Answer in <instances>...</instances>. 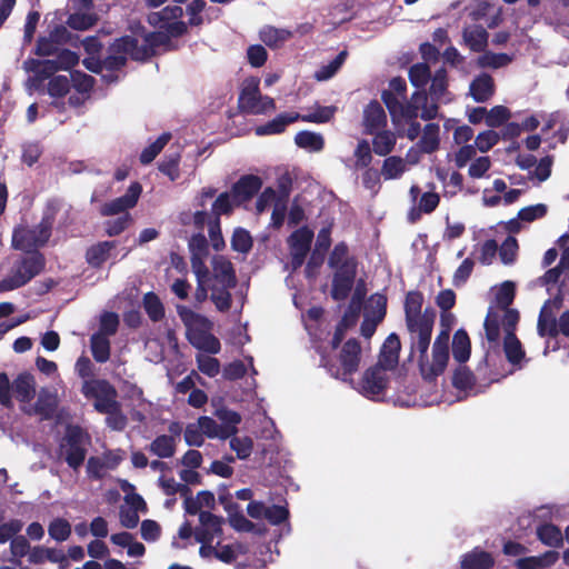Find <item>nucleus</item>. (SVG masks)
<instances>
[{"instance_id":"obj_24","label":"nucleus","mask_w":569,"mask_h":569,"mask_svg":"<svg viewBox=\"0 0 569 569\" xmlns=\"http://www.w3.org/2000/svg\"><path fill=\"white\" fill-rule=\"evenodd\" d=\"M296 121H298V112H283L267 123L256 127L254 132L257 136L280 134Z\"/></svg>"},{"instance_id":"obj_23","label":"nucleus","mask_w":569,"mask_h":569,"mask_svg":"<svg viewBox=\"0 0 569 569\" xmlns=\"http://www.w3.org/2000/svg\"><path fill=\"white\" fill-rule=\"evenodd\" d=\"M214 279L227 288H234L237 286V276L233 264L223 256L213 258L212 261Z\"/></svg>"},{"instance_id":"obj_3","label":"nucleus","mask_w":569,"mask_h":569,"mask_svg":"<svg viewBox=\"0 0 569 569\" xmlns=\"http://www.w3.org/2000/svg\"><path fill=\"white\" fill-rule=\"evenodd\" d=\"M449 340L450 328L448 327L442 329L433 341L431 361L428 358V351L425 355L419 353L418 367L425 381L433 382L445 372L449 361Z\"/></svg>"},{"instance_id":"obj_57","label":"nucleus","mask_w":569,"mask_h":569,"mask_svg":"<svg viewBox=\"0 0 569 569\" xmlns=\"http://www.w3.org/2000/svg\"><path fill=\"white\" fill-rule=\"evenodd\" d=\"M70 80L66 76H53L47 87L48 94L52 98H63L70 91Z\"/></svg>"},{"instance_id":"obj_1","label":"nucleus","mask_w":569,"mask_h":569,"mask_svg":"<svg viewBox=\"0 0 569 569\" xmlns=\"http://www.w3.org/2000/svg\"><path fill=\"white\" fill-rule=\"evenodd\" d=\"M60 209L57 199H50L46 203L42 218L36 226L18 224L12 230L11 247L14 250L31 252L43 248L51 234L56 216Z\"/></svg>"},{"instance_id":"obj_39","label":"nucleus","mask_w":569,"mask_h":569,"mask_svg":"<svg viewBox=\"0 0 569 569\" xmlns=\"http://www.w3.org/2000/svg\"><path fill=\"white\" fill-rule=\"evenodd\" d=\"M219 420L222 421L221 428L223 430L222 439H228L237 433V426L241 422V416L233 410L222 408L216 412Z\"/></svg>"},{"instance_id":"obj_50","label":"nucleus","mask_w":569,"mask_h":569,"mask_svg":"<svg viewBox=\"0 0 569 569\" xmlns=\"http://www.w3.org/2000/svg\"><path fill=\"white\" fill-rule=\"evenodd\" d=\"M511 61L512 58L507 53L483 51V53L478 58L477 63L480 68L499 69L508 66Z\"/></svg>"},{"instance_id":"obj_54","label":"nucleus","mask_w":569,"mask_h":569,"mask_svg":"<svg viewBox=\"0 0 569 569\" xmlns=\"http://www.w3.org/2000/svg\"><path fill=\"white\" fill-rule=\"evenodd\" d=\"M180 158L181 156L178 152L166 156L158 164L159 171L169 177L171 181H176L180 176Z\"/></svg>"},{"instance_id":"obj_20","label":"nucleus","mask_w":569,"mask_h":569,"mask_svg":"<svg viewBox=\"0 0 569 569\" xmlns=\"http://www.w3.org/2000/svg\"><path fill=\"white\" fill-rule=\"evenodd\" d=\"M400 349L399 336L396 332L390 333L380 349L378 363L385 369H395L399 362Z\"/></svg>"},{"instance_id":"obj_41","label":"nucleus","mask_w":569,"mask_h":569,"mask_svg":"<svg viewBox=\"0 0 569 569\" xmlns=\"http://www.w3.org/2000/svg\"><path fill=\"white\" fill-rule=\"evenodd\" d=\"M58 407L57 397L50 392H41L34 403V412L42 419L49 420L54 416Z\"/></svg>"},{"instance_id":"obj_10","label":"nucleus","mask_w":569,"mask_h":569,"mask_svg":"<svg viewBox=\"0 0 569 569\" xmlns=\"http://www.w3.org/2000/svg\"><path fill=\"white\" fill-rule=\"evenodd\" d=\"M335 270L331 284V298L336 301L347 299L353 288L357 277L358 260L355 256L332 268Z\"/></svg>"},{"instance_id":"obj_35","label":"nucleus","mask_w":569,"mask_h":569,"mask_svg":"<svg viewBox=\"0 0 569 569\" xmlns=\"http://www.w3.org/2000/svg\"><path fill=\"white\" fill-rule=\"evenodd\" d=\"M372 140V150L376 154L386 157L395 149L397 137L389 130H379Z\"/></svg>"},{"instance_id":"obj_63","label":"nucleus","mask_w":569,"mask_h":569,"mask_svg":"<svg viewBox=\"0 0 569 569\" xmlns=\"http://www.w3.org/2000/svg\"><path fill=\"white\" fill-rule=\"evenodd\" d=\"M355 168L356 169H365L369 167L372 161L371 148L367 140L362 139L358 142L357 148L355 150Z\"/></svg>"},{"instance_id":"obj_7","label":"nucleus","mask_w":569,"mask_h":569,"mask_svg":"<svg viewBox=\"0 0 569 569\" xmlns=\"http://www.w3.org/2000/svg\"><path fill=\"white\" fill-rule=\"evenodd\" d=\"M260 80L258 78H248L243 81L238 98V107L241 112L247 114H264L276 109L274 100L260 93Z\"/></svg>"},{"instance_id":"obj_52","label":"nucleus","mask_w":569,"mask_h":569,"mask_svg":"<svg viewBox=\"0 0 569 569\" xmlns=\"http://www.w3.org/2000/svg\"><path fill=\"white\" fill-rule=\"evenodd\" d=\"M412 100H419L420 101V108L421 113L420 117L423 120H433L438 116V102L440 100H431V102H428V93L426 90L422 91H416L412 93Z\"/></svg>"},{"instance_id":"obj_12","label":"nucleus","mask_w":569,"mask_h":569,"mask_svg":"<svg viewBox=\"0 0 569 569\" xmlns=\"http://www.w3.org/2000/svg\"><path fill=\"white\" fill-rule=\"evenodd\" d=\"M312 239L313 231L307 226L295 230L289 236L288 246L290 250V262L292 270H298L305 263L311 248Z\"/></svg>"},{"instance_id":"obj_64","label":"nucleus","mask_w":569,"mask_h":569,"mask_svg":"<svg viewBox=\"0 0 569 569\" xmlns=\"http://www.w3.org/2000/svg\"><path fill=\"white\" fill-rule=\"evenodd\" d=\"M500 140V134L493 130H486L480 132L475 140V146L481 152H488Z\"/></svg>"},{"instance_id":"obj_55","label":"nucleus","mask_w":569,"mask_h":569,"mask_svg":"<svg viewBox=\"0 0 569 569\" xmlns=\"http://www.w3.org/2000/svg\"><path fill=\"white\" fill-rule=\"evenodd\" d=\"M48 533L56 541H66L71 535V525L64 518H56L49 523Z\"/></svg>"},{"instance_id":"obj_29","label":"nucleus","mask_w":569,"mask_h":569,"mask_svg":"<svg viewBox=\"0 0 569 569\" xmlns=\"http://www.w3.org/2000/svg\"><path fill=\"white\" fill-rule=\"evenodd\" d=\"M190 343L198 350L216 355L221 349L219 339L206 330H194L189 336Z\"/></svg>"},{"instance_id":"obj_36","label":"nucleus","mask_w":569,"mask_h":569,"mask_svg":"<svg viewBox=\"0 0 569 569\" xmlns=\"http://www.w3.org/2000/svg\"><path fill=\"white\" fill-rule=\"evenodd\" d=\"M148 450L159 458H171L176 452L174 437L168 435L158 436L149 445Z\"/></svg>"},{"instance_id":"obj_48","label":"nucleus","mask_w":569,"mask_h":569,"mask_svg":"<svg viewBox=\"0 0 569 569\" xmlns=\"http://www.w3.org/2000/svg\"><path fill=\"white\" fill-rule=\"evenodd\" d=\"M171 133L170 132H163L158 137L156 141H153L151 144L146 147L142 152L140 153V162L142 164H149L151 163L157 156L163 150V148L167 146V143L171 140Z\"/></svg>"},{"instance_id":"obj_11","label":"nucleus","mask_w":569,"mask_h":569,"mask_svg":"<svg viewBox=\"0 0 569 569\" xmlns=\"http://www.w3.org/2000/svg\"><path fill=\"white\" fill-rule=\"evenodd\" d=\"M121 40L120 38L116 39L108 47V54L100 59L96 56H90L82 60V64L89 71L93 73H101L103 69L108 71H119L127 64V56L122 50H120Z\"/></svg>"},{"instance_id":"obj_2","label":"nucleus","mask_w":569,"mask_h":569,"mask_svg":"<svg viewBox=\"0 0 569 569\" xmlns=\"http://www.w3.org/2000/svg\"><path fill=\"white\" fill-rule=\"evenodd\" d=\"M46 257L40 250L23 252L12 262L10 272L0 280V292H8L28 284L42 273L46 268Z\"/></svg>"},{"instance_id":"obj_30","label":"nucleus","mask_w":569,"mask_h":569,"mask_svg":"<svg viewBox=\"0 0 569 569\" xmlns=\"http://www.w3.org/2000/svg\"><path fill=\"white\" fill-rule=\"evenodd\" d=\"M536 535L545 546L560 548L563 545V535L560 528L551 522L539 525L536 529Z\"/></svg>"},{"instance_id":"obj_53","label":"nucleus","mask_w":569,"mask_h":569,"mask_svg":"<svg viewBox=\"0 0 569 569\" xmlns=\"http://www.w3.org/2000/svg\"><path fill=\"white\" fill-rule=\"evenodd\" d=\"M405 170L406 164L402 158L398 156H391L385 159L381 168V174L386 180L397 179L401 177Z\"/></svg>"},{"instance_id":"obj_33","label":"nucleus","mask_w":569,"mask_h":569,"mask_svg":"<svg viewBox=\"0 0 569 569\" xmlns=\"http://www.w3.org/2000/svg\"><path fill=\"white\" fill-rule=\"evenodd\" d=\"M292 37L287 29H279L272 26L263 27L259 32L260 40L269 48H279Z\"/></svg>"},{"instance_id":"obj_43","label":"nucleus","mask_w":569,"mask_h":569,"mask_svg":"<svg viewBox=\"0 0 569 569\" xmlns=\"http://www.w3.org/2000/svg\"><path fill=\"white\" fill-rule=\"evenodd\" d=\"M295 142L299 148L310 151H321L325 147L323 137L320 133L303 130L296 134Z\"/></svg>"},{"instance_id":"obj_34","label":"nucleus","mask_w":569,"mask_h":569,"mask_svg":"<svg viewBox=\"0 0 569 569\" xmlns=\"http://www.w3.org/2000/svg\"><path fill=\"white\" fill-rule=\"evenodd\" d=\"M503 352L508 362L518 367H520L526 356L522 345L516 335H505Z\"/></svg>"},{"instance_id":"obj_37","label":"nucleus","mask_w":569,"mask_h":569,"mask_svg":"<svg viewBox=\"0 0 569 569\" xmlns=\"http://www.w3.org/2000/svg\"><path fill=\"white\" fill-rule=\"evenodd\" d=\"M557 319L548 306H543L538 318V333L541 337L556 338L559 335Z\"/></svg>"},{"instance_id":"obj_21","label":"nucleus","mask_w":569,"mask_h":569,"mask_svg":"<svg viewBox=\"0 0 569 569\" xmlns=\"http://www.w3.org/2000/svg\"><path fill=\"white\" fill-rule=\"evenodd\" d=\"M359 315L360 305L358 303L353 306V303H350L348 309L345 311L342 318L336 326L333 337L330 342L332 349H337L345 339L347 330L357 325Z\"/></svg>"},{"instance_id":"obj_42","label":"nucleus","mask_w":569,"mask_h":569,"mask_svg":"<svg viewBox=\"0 0 569 569\" xmlns=\"http://www.w3.org/2000/svg\"><path fill=\"white\" fill-rule=\"evenodd\" d=\"M237 207L233 202L231 192L224 191L220 193L211 206V220L220 221L221 216H229Z\"/></svg>"},{"instance_id":"obj_60","label":"nucleus","mask_w":569,"mask_h":569,"mask_svg":"<svg viewBox=\"0 0 569 569\" xmlns=\"http://www.w3.org/2000/svg\"><path fill=\"white\" fill-rule=\"evenodd\" d=\"M516 287L511 281H505L496 293V301L500 309H507L513 302Z\"/></svg>"},{"instance_id":"obj_46","label":"nucleus","mask_w":569,"mask_h":569,"mask_svg":"<svg viewBox=\"0 0 569 569\" xmlns=\"http://www.w3.org/2000/svg\"><path fill=\"white\" fill-rule=\"evenodd\" d=\"M143 308L151 321L158 322L164 318V307L160 298L152 291L143 296Z\"/></svg>"},{"instance_id":"obj_4","label":"nucleus","mask_w":569,"mask_h":569,"mask_svg":"<svg viewBox=\"0 0 569 569\" xmlns=\"http://www.w3.org/2000/svg\"><path fill=\"white\" fill-rule=\"evenodd\" d=\"M360 360V341L356 338H350L342 345L338 361H333L329 356L322 355L320 363L332 377L348 381L358 371Z\"/></svg>"},{"instance_id":"obj_26","label":"nucleus","mask_w":569,"mask_h":569,"mask_svg":"<svg viewBox=\"0 0 569 569\" xmlns=\"http://www.w3.org/2000/svg\"><path fill=\"white\" fill-rule=\"evenodd\" d=\"M493 566L492 555L478 548L463 555L461 560V569H491Z\"/></svg>"},{"instance_id":"obj_61","label":"nucleus","mask_w":569,"mask_h":569,"mask_svg":"<svg viewBox=\"0 0 569 569\" xmlns=\"http://www.w3.org/2000/svg\"><path fill=\"white\" fill-rule=\"evenodd\" d=\"M119 328V316L116 312L107 311L100 318L99 330L96 333H102L104 337L113 336Z\"/></svg>"},{"instance_id":"obj_45","label":"nucleus","mask_w":569,"mask_h":569,"mask_svg":"<svg viewBox=\"0 0 569 569\" xmlns=\"http://www.w3.org/2000/svg\"><path fill=\"white\" fill-rule=\"evenodd\" d=\"M408 77L411 84L422 91L431 79V71L426 62L415 63L410 67Z\"/></svg>"},{"instance_id":"obj_59","label":"nucleus","mask_w":569,"mask_h":569,"mask_svg":"<svg viewBox=\"0 0 569 569\" xmlns=\"http://www.w3.org/2000/svg\"><path fill=\"white\" fill-rule=\"evenodd\" d=\"M230 448L236 452L238 459H247L253 449V441L250 437H230Z\"/></svg>"},{"instance_id":"obj_44","label":"nucleus","mask_w":569,"mask_h":569,"mask_svg":"<svg viewBox=\"0 0 569 569\" xmlns=\"http://www.w3.org/2000/svg\"><path fill=\"white\" fill-rule=\"evenodd\" d=\"M337 112L336 106H319L316 104L313 112L300 114L298 113V120L311 123H327L329 122Z\"/></svg>"},{"instance_id":"obj_47","label":"nucleus","mask_w":569,"mask_h":569,"mask_svg":"<svg viewBox=\"0 0 569 569\" xmlns=\"http://www.w3.org/2000/svg\"><path fill=\"white\" fill-rule=\"evenodd\" d=\"M99 18L94 12H73L67 19V26L73 30L84 31L97 24Z\"/></svg>"},{"instance_id":"obj_8","label":"nucleus","mask_w":569,"mask_h":569,"mask_svg":"<svg viewBox=\"0 0 569 569\" xmlns=\"http://www.w3.org/2000/svg\"><path fill=\"white\" fill-rule=\"evenodd\" d=\"M87 442L89 436L80 426L70 425L60 442V450L67 465L78 470L84 462L87 456Z\"/></svg>"},{"instance_id":"obj_13","label":"nucleus","mask_w":569,"mask_h":569,"mask_svg":"<svg viewBox=\"0 0 569 569\" xmlns=\"http://www.w3.org/2000/svg\"><path fill=\"white\" fill-rule=\"evenodd\" d=\"M141 192L142 186L138 181L132 182L123 196L103 203L99 210L100 214L102 217H110L120 213H128L127 210L137 204Z\"/></svg>"},{"instance_id":"obj_5","label":"nucleus","mask_w":569,"mask_h":569,"mask_svg":"<svg viewBox=\"0 0 569 569\" xmlns=\"http://www.w3.org/2000/svg\"><path fill=\"white\" fill-rule=\"evenodd\" d=\"M122 52L133 61L146 62L156 54V49L169 43L170 39L166 32L152 31L143 37L140 44L133 36L120 37Z\"/></svg>"},{"instance_id":"obj_38","label":"nucleus","mask_w":569,"mask_h":569,"mask_svg":"<svg viewBox=\"0 0 569 569\" xmlns=\"http://www.w3.org/2000/svg\"><path fill=\"white\" fill-rule=\"evenodd\" d=\"M90 349L93 359L104 363L110 359L111 345L108 337L102 333H93L90 338Z\"/></svg>"},{"instance_id":"obj_56","label":"nucleus","mask_w":569,"mask_h":569,"mask_svg":"<svg viewBox=\"0 0 569 569\" xmlns=\"http://www.w3.org/2000/svg\"><path fill=\"white\" fill-rule=\"evenodd\" d=\"M511 118L510 110L505 106H495L489 111L487 110L486 124L489 128H499L507 123Z\"/></svg>"},{"instance_id":"obj_25","label":"nucleus","mask_w":569,"mask_h":569,"mask_svg":"<svg viewBox=\"0 0 569 569\" xmlns=\"http://www.w3.org/2000/svg\"><path fill=\"white\" fill-rule=\"evenodd\" d=\"M462 37L467 47L473 52H483L488 46L489 33L480 24L465 28Z\"/></svg>"},{"instance_id":"obj_27","label":"nucleus","mask_w":569,"mask_h":569,"mask_svg":"<svg viewBox=\"0 0 569 569\" xmlns=\"http://www.w3.org/2000/svg\"><path fill=\"white\" fill-rule=\"evenodd\" d=\"M12 390L20 402H30L36 395V381L28 372L20 373L12 383Z\"/></svg>"},{"instance_id":"obj_16","label":"nucleus","mask_w":569,"mask_h":569,"mask_svg":"<svg viewBox=\"0 0 569 569\" xmlns=\"http://www.w3.org/2000/svg\"><path fill=\"white\" fill-rule=\"evenodd\" d=\"M375 306L366 311L365 319L360 326V332L366 339H370L378 325L385 319L387 313V298L382 295L372 298Z\"/></svg>"},{"instance_id":"obj_58","label":"nucleus","mask_w":569,"mask_h":569,"mask_svg":"<svg viewBox=\"0 0 569 569\" xmlns=\"http://www.w3.org/2000/svg\"><path fill=\"white\" fill-rule=\"evenodd\" d=\"M229 289L230 288L223 286L221 288H212L210 299L214 303L216 308L221 312H227L231 308L232 296L229 292Z\"/></svg>"},{"instance_id":"obj_19","label":"nucleus","mask_w":569,"mask_h":569,"mask_svg":"<svg viewBox=\"0 0 569 569\" xmlns=\"http://www.w3.org/2000/svg\"><path fill=\"white\" fill-rule=\"evenodd\" d=\"M117 247V241L114 240H104L99 241L94 244H91L87 248L84 253L86 262L92 269L99 270L103 267V264L111 257L112 251Z\"/></svg>"},{"instance_id":"obj_49","label":"nucleus","mask_w":569,"mask_h":569,"mask_svg":"<svg viewBox=\"0 0 569 569\" xmlns=\"http://www.w3.org/2000/svg\"><path fill=\"white\" fill-rule=\"evenodd\" d=\"M429 96L431 100H441L448 89V73L446 68L441 67L431 76Z\"/></svg>"},{"instance_id":"obj_14","label":"nucleus","mask_w":569,"mask_h":569,"mask_svg":"<svg viewBox=\"0 0 569 569\" xmlns=\"http://www.w3.org/2000/svg\"><path fill=\"white\" fill-rule=\"evenodd\" d=\"M200 526L194 530V538L202 545H209L214 537L222 533L223 519L210 511H201L199 515Z\"/></svg>"},{"instance_id":"obj_28","label":"nucleus","mask_w":569,"mask_h":569,"mask_svg":"<svg viewBox=\"0 0 569 569\" xmlns=\"http://www.w3.org/2000/svg\"><path fill=\"white\" fill-rule=\"evenodd\" d=\"M425 298L421 291L411 290L407 292L405 299V321L407 330L415 326V318L421 313Z\"/></svg>"},{"instance_id":"obj_32","label":"nucleus","mask_w":569,"mask_h":569,"mask_svg":"<svg viewBox=\"0 0 569 569\" xmlns=\"http://www.w3.org/2000/svg\"><path fill=\"white\" fill-rule=\"evenodd\" d=\"M440 127L438 123H428L425 126L422 136L418 141L417 146L423 153H433L439 149L440 146Z\"/></svg>"},{"instance_id":"obj_15","label":"nucleus","mask_w":569,"mask_h":569,"mask_svg":"<svg viewBox=\"0 0 569 569\" xmlns=\"http://www.w3.org/2000/svg\"><path fill=\"white\" fill-rule=\"evenodd\" d=\"M262 180L254 174H244L231 187V194L237 207L251 200L261 189Z\"/></svg>"},{"instance_id":"obj_31","label":"nucleus","mask_w":569,"mask_h":569,"mask_svg":"<svg viewBox=\"0 0 569 569\" xmlns=\"http://www.w3.org/2000/svg\"><path fill=\"white\" fill-rule=\"evenodd\" d=\"M471 353V341L465 329H458L452 338V356L459 363H466Z\"/></svg>"},{"instance_id":"obj_9","label":"nucleus","mask_w":569,"mask_h":569,"mask_svg":"<svg viewBox=\"0 0 569 569\" xmlns=\"http://www.w3.org/2000/svg\"><path fill=\"white\" fill-rule=\"evenodd\" d=\"M436 320V310L431 307L425 309L415 318V326L408 329L410 333V351L425 355L431 342L433 325Z\"/></svg>"},{"instance_id":"obj_6","label":"nucleus","mask_w":569,"mask_h":569,"mask_svg":"<svg viewBox=\"0 0 569 569\" xmlns=\"http://www.w3.org/2000/svg\"><path fill=\"white\" fill-rule=\"evenodd\" d=\"M81 392L87 399L93 398L96 400L94 409L100 413L114 415L120 411L117 390L106 379L86 380Z\"/></svg>"},{"instance_id":"obj_17","label":"nucleus","mask_w":569,"mask_h":569,"mask_svg":"<svg viewBox=\"0 0 569 569\" xmlns=\"http://www.w3.org/2000/svg\"><path fill=\"white\" fill-rule=\"evenodd\" d=\"M386 370L377 363L365 371L361 387L367 397L379 396L387 389L388 377L385 372Z\"/></svg>"},{"instance_id":"obj_18","label":"nucleus","mask_w":569,"mask_h":569,"mask_svg":"<svg viewBox=\"0 0 569 569\" xmlns=\"http://www.w3.org/2000/svg\"><path fill=\"white\" fill-rule=\"evenodd\" d=\"M363 133L373 134L387 126V116L382 106L377 101H370L363 109Z\"/></svg>"},{"instance_id":"obj_40","label":"nucleus","mask_w":569,"mask_h":569,"mask_svg":"<svg viewBox=\"0 0 569 569\" xmlns=\"http://www.w3.org/2000/svg\"><path fill=\"white\" fill-rule=\"evenodd\" d=\"M476 376L467 366H465V363H460V366L453 371L451 383L456 389L468 391L476 386Z\"/></svg>"},{"instance_id":"obj_51","label":"nucleus","mask_w":569,"mask_h":569,"mask_svg":"<svg viewBox=\"0 0 569 569\" xmlns=\"http://www.w3.org/2000/svg\"><path fill=\"white\" fill-rule=\"evenodd\" d=\"M253 240L250 232L244 228H236L231 237L232 250L240 253H249L252 249Z\"/></svg>"},{"instance_id":"obj_62","label":"nucleus","mask_w":569,"mask_h":569,"mask_svg":"<svg viewBox=\"0 0 569 569\" xmlns=\"http://www.w3.org/2000/svg\"><path fill=\"white\" fill-rule=\"evenodd\" d=\"M71 81L73 88L80 93H89L96 83L92 76L78 70L71 72Z\"/></svg>"},{"instance_id":"obj_22","label":"nucleus","mask_w":569,"mask_h":569,"mask_svg":"<svg viewBox=\"0 0 569 569\" xmlns=\"http://www.w3.org/2000/svg\"><path fill=\"white\" fill-rule=\"evenodd\" d=\"M469 91L476 102H487L496 91L493 78L489 73L485 72L477 76L471 81Z\"/></svg>"}]
</instances>
